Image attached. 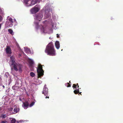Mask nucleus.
<instances>
[{
	"label": "nucleus",
	"instance_id": "1",
	"mask_svg": "<svg viewBox=\"0 0 123 123\" xmlns=\"http://www.w3.org/2000/svg\"><path fill=\"white\" fill-rule=\"evenodd\" d=\"M15 61V59L14 57L12 56H11L9 62L10 66L13 67L16 71H17L18 70L21 73L22 72L21 69V65L18 63H16Z\"/></svg>",
	"mask_w": 123,
	"mask_h": 123
},
{
	"label": "nucleus",
	"instance_id": "2",
	"mask_svg": "<svg viewBox=\"0 0 123 123\" xmlns=\"http://www.w3.org/2000/svg\"><path fill=\"white\" fill-rule=\"evenodd\" d=\"M45 52L47 55L51 56H55L56 55L54 46L52 42L49 43L46 47Z\"/></svg>",
	"mask_w": 123,
	"mask_h": 123
},
{
	"label": "nucleus",
	"instance_id": "3",
	"mask_svg": "<svg viewBox=\"0 0 123 123\" xmlns=\"http://www.w3.org/2000/svg\"><path fill=\"white\" fill-rule=\"evenodd\" d=\"M6 22L5 27L6 28L11 27L13 26V21L12 19L11 18L8 17L7 18Z\"/></svg>",
	"mask_w": 123,
	"mask_h": 123
},
{
	"label": "nucleus",
	"instance_id": "4",
	"mask_svg": "<svg viewBox=\"0 0 123 123\" xmlns=\"http://www.w3.org/2000/svg\"><path fill=\"white\" fill-rule=\"evenodd\" d=\"M41 32L43 33H48L49 34L52 33L53 30L52 29H49L47 27H45L44 26L42 27V28L41 29Z\"/></svg>",
	"mask_w": 123,
	"mask_h": 123
},
{
	"label": "nucleus",
	"instance_id": "5",
	"mask_svg": "<svg viewBox=\"0 0 123 123\" xmlns=\"http://www.w3.org/2000/svg\"><path fill=\"white\" fill-rule=\"evenodd\" d=\"M37 71L39 77L43 75L44 71L42 69V66L41 64H38V67L37 68Z\"/></svg>",
	"mask_w": 123,
	"mask_h": 123
},
{
	"label": "nucleus",
	"instance_id": "6",
	"mask_svg": "<svg viewBox=\"0 0 123 123\" xmlns=\"http://www.w3.org/2000/svg\"><path fill=\"white\" fill-rule=\"evenodd\" d=\"M36 1L34 0H26L24 2L26 6H32L36 3Z\"/></svg>",
	"mask_w": 123,
	"mask_h": 123
},
{
	"label": "nucleus",
	"instance_id": "7",
	"mask_svg": "<svg viewBox=\"0 0 123 123\" xmlns=\"http://www.w3.org/2000/svg\"><path fill=\"white\" fill-rule=\"evenodd\" d=\"M40 9V7L39 5H36L31 10V12L32 13H35L38 12Z\"/></svg>",
	"mask_w": 123,
	"mask_h": 123
},
{
	"label": "nucleus",
	"instance_id": "8",
	"mask_svg": "<svg viewBox=\"0 0 123 123\" xmlns=\"http://www.w3.org/2000/svg\"><path fill=\"white\" fill-rule=\"evenodd\" d=\"M43 17V15L42 13H40L36 14L34 17V19L36 20L40 21L41 20Z\"/></svg>",
	"mask_w": 123,
	"mask_h": 123
},
{
	"label": "nucleus",
	"instance_id": "9",
	"mask_svg": "<svg viewBox=\"0 0 123 123\" xmlns=\"http://www.w3.org/2000/svg\"><path fill=\"white\" fill-rule=\"evenodd\" d=\"M51 13V10L50 9L46 10L45 11V14L44 15V17H45L46 18H47L50 16Z\"/></svg>",
	"mask_w": 123,
	"mask_h": 123
},
{
	"label": "nucleus",
	"instance_id": "10",
	"mask_svg": "<svg viewBox=\"0 0 123 123\" xmlns=\"http://www.w3.org/2000/svg\"><path fill=\"white\" fill-rule=\"evenodd\" d=\"M19 100L20 101H22L23 102V104L22 105L24 109H26L28 108V107L29 106V104L28 102H24L20 98H19Z\"/></svg>",
	"mask_w": 123,
	"mask_h": 123
},
{
	"label": "nucleus",
	"instance_id": "11",
	"mask_svg": "<svg viewBox=\"0 0 123 123\" xmlns=\"http://www.w3.org/2000/svg\"><path fill=\"white\" fill-rule=\"evenodd\" d=\"M27 60L29 63L30 66L32 67L34 64V62L33 60L29 58H27Z\"/></svg>",
	"mask_w": 123,
	"mask_h": 123
},
{
	"label": "nucleus",
	"instance_id": "12",
	"mask_svg": "<svg viewBox=\"0 0 123 123\" xmlns=\"http://www.w3.org/2000/svg\"><path fill=\"white\" fill-rule=\"evenodd\" d=\"M48 89L46 87V85H45L43 89V94L45 96L48 94Z\"/></svg>",
	"mask_w": 123,
	"mask_h": 123
},
{
	"label": "nucleus",
	"instance_id": "13",
	"mask_svg": "<svg viewBox=\"0 0 123 123\" xmlns=\"http://www.w3.org/2000/svg\"><path fill=\"white\" fill-rule=\"evenodd\" d=\"M6 50L7 54H11V49L9 47L7 46Z\"/></svg>",
	"mask_w": 123,
	"mask_h": 123
},
{
	"label": "nucleus",
	"instance_id": "14",
	"mask_svg": "<svg viewBox=\"0 0 123 123\" xmlns=\"http://www.w3.org/2000/svg\"><path fill=\"white\" fill-rule=\"evenodd\" d=\"M55 45L56 48L57 49H58L60 47V43L59 41H56L55 43Z\"/></svg>",
	"mask_w": 123,
	"mask_h": 123
},
{
	"label": "nucleus",
	"instance_id": "15",
	"mask_svg": "<svg viewBox=\"0 0 123 123\" xmlns=\"http://www.w3.org/2000/svg\"><path fill=\"white\" fill-rule=\"evenodd\" d=\"M25 51L26 53H28L29 52H30V53L31 54L32 53L31 52V51L30 49L27 47L25 48Z\"/></svg>",
	"mask_w": 123,
	"mask_h": 123
},
{
	"label": "nucleus",
	"instance_id": "16",
	"mask_svg": "<svg viewBox=\"0 0 123 123\" xmlns=\"http://www.w3.org/2000/svg\"><path fill=\"white\" fill-rule=\"evenodd\" d=\"M19 111V108H15L13 110V111L15 112L14 113H18Z\"/></svg>",
	"mask_w": 123,
	"mask_h": 123
},
{
	"label": "nucleus",
	"instance_id": "17",
	"mask_svg": "<svg viewBox=\"0 0 123 123\" xmlns=\"http://www.w3.org/2000/svg\"><path fill=\"white\" fill-rule=\"evenodd\" d=\"M10 120L11 121L10 123H15L16 122V120L14 118H11Z\"/></svg>",
	"mask_w": 123,
	"mask_h": 123
},
{
	"label": "nucleus",
	"instance_id": "18",
	"mask_svg": "<svg viewBox=\"0 0 123 123\" xmlns=\"http://www.w3.org/2000/svg\"><path fill=\"white\" fill-rule=\"evenodd\" d=\"M74 92L75 94H77V93H79V89L78 88L77 89H76L74 91Z\"/></svg>",
	"mask_w": 123,
	"mask_h": 123
},
{
	"label": "nucleus",
	"instance_id": "19",
	"mask_svg": "<svg viewBox=\"0 0 123 123\" xmlns=\"http://www.w3.org/2000/svg\"><path fill=\"white\" fill-rule=\"evenodd\" d=\"M8 31L11 34L13 35L14 33L13 32L12 30L11 29H9L8 30Z\"/></svg>",
	"mask_w": 123,
	"mask_h": 123
},
{
	"label": "nucleus",
	"instance_id": "20",
	"mask_svg": "<svg viewBox=\"0 0 123 123\" xmlns=\"http://www.w3.org/2000/svg\"><path fill=\"white\" fill-rule=\"evenodd\" d=\"M18 87H17V86L16 85L12 87V88L15 90H17L18 89Z\"/></svg>",
	"mask_w": 123,
	"mask_h": 123
},
{
	"label": "nucleus",
	"instance_id": "21",
	"mask_svg": "<svg viewBox=\"0 0 123 123\" xmlns=\"http://www.w3.org/2000/svg\"><path fill=\"white\" fill-rule=\"evenodd\" d=\"M34 24L36 25V28L37 29L38 27V23L37 22L36 23V22L35 21L34 22Z\"/></svg>",
	"mask_w": 123,
	"mask_h": 123
},
{
	"label": "nucleus",
	"instance_id": "22",
	"mask_svg": "<svg viewBox=\"0 0 123 123\" xmlns=\"http://www.w3.org/2000/svg\"><path fill=\"white\" fill-rule=\"evenodd\" d=\"M30 75L32 77H34L35 75V74L33 72H31L30 73Z\"/></svg>",
	"mask_w": 123,
	"mask_h": 123
},
{
	"label": "nucleus",
	"instance_id": "23",
	"mask_svg": "<svg viewBox=\"0 0 123 123\" xmlns=\"http://www.w3.org/2000/svg\"><path fill=\"white\" fill-rule=\"evenodd\" d=\"M4 17L3 15L1 16L0 15V22L3 19Z\"/></svg>",
	"mask_w": 123,
	"mask_h": 123
},
{
	"label": "nucleus",
	"instance_id": "24",
	"mask_svg": "<svg viewBox=\"0 0 123 123\" xmlns=\"http://www.w3.org/2000/svg\"><path fill=\"white\" fill-rule=\"evenodd\" d=\"M35 104V102H32L29 105L30 107H32Z\"/></svg>",
	"mask_w": 123,
	"mask_h": 123
},
{
	"label": "nucleus",
	"instance_id": "25",
	"mask_svg": "<svg viewBox=\"0 0 123 123\" xmlns=\"http://www.w3.org/2000/svg\"><path fill=\"white\" fill-rule=\"evenodd\" d=\"M65 85L67 87H69L70 86V85L68 83H67L65 84Z\"/></svg>",
	"mask_w": 123,
	"mask_h": 123
},
{
	"label": "nucleus",
	"instance_id": "26",
	"mask_svg": "<svg viewBox=\"0 0 123 123\" xmlns=\"http://www.w3.org/2000/svg\"><path fill=\"white\" fill-rule=\"evenodd\" d=\"M74 89L75 88L76 89L77 88V86L75 84H74L73 86Z\"/></svg>",
	"mask_w": 123,
	"mask_h": 123
},
{
	"label": "nucleus",
	"instance_id": "27",
	"mask_svg": "<svg viewBox=\"0 0 123 123\" xmlns=\"http://www.w3.org/2000/svg\"><path fill=\"white\" fill-rule=\"evenodd\" d=\"M6 117V114L2 115L1 116V117L3 118Z\"/></svg>",
	"mask_w": 123,
	"mask_h": 123
},
{
	"label": "nucleus",
	"instance_id": "28",
	"mask_svg": "<svg viewBox=\"0 0 123 123\" xmlns=\"http://www.w3.org/2000/svg\"><path fill=\"white\" fill-rule=\"evenodd\" d=\"M3 13V11L0 8V13L1 14H2Z\"/></svg>",
	"mask_w": 123,
	"mask_h": 123
},
{
	"label": "nucleus",
	"instance_id": "29",
	"mask_svg": "<svg viewBox=\"0 0 123 123\" xmlns=\"http://www.w3.org/2000/svg\"><path fill=\"white\" fill-rule=\"evenodd\" d=\"M42 0H36V3L37 2H40Z\"/></svg>",
	"mask_w": 123,
	"mask_h": 123
},
{
	"label": "nucleus",
	"instance_id": "30",
	"mask_svg": "<svg viewBox=\"0 0 123 123\" xmlns=\"http://www.w3.org/2000/svg\"><path fill=\"white\" fill-rule=\"evenodd\" d=\"M6 122L7 121H2L1 123H6Z\"/></svg>",
	"mask_w": 123,
	"mask_h": 123
},
{
	"label": "nucleus",
	"instance_id": "31",
	"mask_svg": "<svg viewBox=\"0 0 123 123\" xmlns=\"http://www.w3.org/2000/svg\"><path fill=\"white\" fill-rule=\"evenodd\" d=\"M14 78L15 79H16L17 78V79H18V78L16 76H15V75H14Z\"/></svg>",
	"mask_w": 123,
	"mask_h": 123
},
{
	"label": "nucleus",
	"instance_id": "32",
	"mask_svg": "<svg viewBox=\"0 0 123 123\" xmlns=\"http://www.w3.org/2000/svg\"><path fill=\"white\" fill-rule=\"evenodd\" d=\"M47 20H46V21H44V24H46V23H47Z\"/></svg>",
	"mask_w": 123,
	"mask_h": 123
},
{
	"label": "nucleus",
	"instance_id": "33",
	"mask_svg": "<svg viewBox=\"0 0 123 123\" xmlns=\"http://www.w3.org/2000/svg\"><path fill=\"white\" fill-rule=\"evenodd\" d=\"M12 110H13V109L12 108H10L9 109V110L11 111H12Z\"/></svg>",
	"mask_w": 123,
	"mask_h": 123
},
{
	"label": "nucleus",
	"instance_id": "34",
	"mask_svg": "<svg viewBox=\"0 0 123 123\" xmlns=\"http://www.w3.org/2000/svg\"><path fill=\"white\" fill-rule=\"evenodd\" d=\"M57 38H58L59 37V35L58 34H57Z\"/></svg>",
	"mask_w": 123,
	"mask_h": 123
},
{
	"label": "nucleus",
	"instance_id": "35",
	"mask_svg": "<svg viewBox=\"0 0 123 123\" xmlns=\"http://www.w3.org/2000/svg\"><path fill=\"white\" fill-rule=\"evenodd\" d=\"M52 27H54V24H52Z\"/></svg>",
	"mask_w": 123,
	"mask_h": 123
},
{
	"label": "nucleus",
	"instance_id": "36",
	"mask_svg": "<svg viewBox=\"0 0 123 123\" xmlns=\"http://www.w3.org/2000/svg\"><path fill=\"white\" fill-rule=\"evenodd\" d=\"M41 83V82L40 81V82L39 83H37V84H40V83Z\"/></svg>",
	"mask_w": 123,
	"mask_h": 123
},
{
	"label": "nucleus",
	"instance_id": "37",
	"mask_svg": "<svg viewBox=\"0 0 123 123\" xmlns=\"http://www.w3.org/2000/svg\"><path fill=\"white\" fill-rule=\"evenodd\" d=\"M49 98V97L48 96V97H47V96H46V97H45V98Z\"/></svg>",
	"mask_w": 123,
	"mask_h": 123
},
{
	"label": "nucleus",
	"instance_id": "38",
	"mask_svg": "<svg viewBox=\"0 0 123 123\" xmlns=\"http://www.w3.org/2000/svg\"><path fill=\"white\" fill-rule=\"evenodd\" d=\"M36 81L37 82H39V81L38 80H37Z\"/></svg>",
	"mask_w": 123,
	"mask_h": 123
},
{
	"label": "nucleus",
	"instance_id": "39",
	"mask_svg": "<svg viewBox=\"0 0 123 123\" xmlns=\"http://www.w3.org/2000/svg\"><path fill=\"white\" fill-rule=\"evenodd\" d=\"M2 86L3 87V88H5V86L4 85H3Z\"/></svg>",
	"mask_w": 123,
	"mask_h": 123
},
{
	"label": "nucleus",
	"instance_id": "40",
	"mask_svg": "<svg viewBox=\"0 0 123 123\" xmlns=\"http://www.w3.org/2000/svg\"><path fill=\"white\" fill-rule=\"evenodd\" d=\"M21 56V55H18V56L19 57H20Z\"/></svg>",
	"mask_w": 123,
	"mask_h": 123
},
{
	"label": "nucleus",
	"instance_id": "41",
	"mask_svg": "<svg viewBox=\"0 0 123 123\" xmlns=\"http://www.w3.org/2000/svg\"><path fill=\"white\" fill-rule=\"evenodd\" d=\"M1 26V24H0V29Z\"/></svg>",
	"mask_w": 123,
	"mask_h": 123
},
{
	"label": "nucleus",
	"instance_id": "42",
	"mask_svg": "<svg viewBox=\"0 0 123 123\" xmlns=\"http://www.w3.org/2000/svg\"><path fill=\"white\" fill-rule=\"evenodd\" d=\"M11 73H12V74L13 75H14V74H13V73H12V72H11Z\"/></svg>",
	"mask_w": 123,
	"mask_h": 123
},
{
	"label": "nucleus",
	"instance_id": "43",
	"mask_svg": "<svg viewBox=\"0 0 123 123\" xmlns=\"http://www.w3.org/2000/svg\"><path fill=\"white\" fill-rule=\"evenodd\" d=\"M21 122V121H19V122Z\"/></svg>",
	"mask_w": 123,
	"mask_h": 123
},
{
	"label": "nucleus",
	"instance_id": "44",
	"mask_svg": "<svg viewBox=\"0 0 123 123\" xmlns=\"http://www.w3.org/2000/svg\"><path fill=\"white\" fill-rule=\"evenodd\" d=\"M79 86L78 85V86H77V88H79Z\"/></svg>",
	"mask_w": 123,
	"mask_h": 123
},
{
	"label": "nucleus",
	"instance_id": "45",
	"mask_svg": "<svg viewBox=\"0 0 123 123\" xmlns=\"http://www.w3.org/2000/svg\"><path fill=\"white\" fill-rule=\"evenodd\" d=\"M24 2L25 1H26V0H23Z\"/></svg>",
	"mask_w": 123,
	"mask_h": 123
},
{
	"label": "nucleus",
	"instance_id": "46",
	"mask_svg": "<svg viewBox=\"0 0 123 123\" xmlns=\"http://www.w3.org/2000/svg\"><path fill=\"white\" fill-rule=\"evenodd\" d=\"M22 53L23 54V53H24V52H22Z\"/></svg>",
	"mask_w": 123,
	"mask_h": 123
},
{
	"label": "nucleus",
	"instance_id": "47",
	"mask_svg": "<svg viewBox=\"0 0 123 123\" xmlns=\"http://www.w3.org/2000/svg\"><path fill=\"white\" fill-rule=\"evenodd\" d=\"M61 51H62V49Z\"/></svg>",
	"mask_w": 123,
	"mask_h": 123
},
{
	"label": "nucleus",
	"instance_id": "48",
	"mask_svg": "<svg viewBox=\"0 0 123 123\" xmlns=\"http://www.w3.org/2000/svg\"><path fill=\"white\" fill-rule=\"evenodd\" d=\"M14 21H16V20H14Z\"/></svg>",
	"mask_w": 123,
	"mask_h": 123
},
{
	"label": "nucleus",
	"instance_id": "49",
	"mask_svg": "<svg viewBox=\"0 0 123 123\" xmlns=\"http://www.w3.org/2000/svg\"><path fill=\"white\" fill-rule=\"evenodd\" d=\"M81 92H80V93H81Z\"/></svg>",
	"mask_w": 123,
	"mask_h": 123
},
{
	"label": "nucleus",
	"instance_id": "50",
	"mask_svg": "<svg viewBox=\"0 0 123 123\" xmlns=\"http://www.w3.org/2000/svg\"><path fill=\"white\" fill-rule=\"evenodd\" d=\"M77 85H78V84H77Z\"/></svg>",
	"mask_w": 123,
	"mask_h": 123
}]
</instances>
